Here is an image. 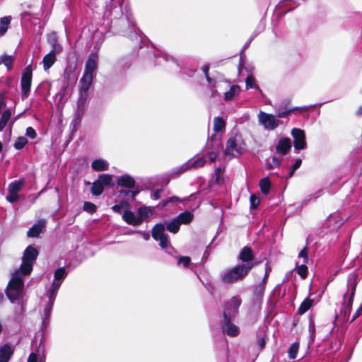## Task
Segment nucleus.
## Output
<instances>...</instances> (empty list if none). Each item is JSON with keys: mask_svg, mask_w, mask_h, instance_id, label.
I'll list each match as a JSON object with an SVG mask.
<instances>
[{"mask_svg": "<svg viewBox=\"0 0 362 362\" xmlns=\"http://www.w3.org/2000/svg\"><path fill=\"white\" fill-rule=\"evenodd\" d=\"M37 255V249L32 245L25 250L21 267L12 273L11 279L6 288V296L11 303H14L21 298L24 287L23 279L31 273Z\"/></svg>", "mask_w": 362, "mask_h": 362, "instance_id": "1", "label": "nucleus"}, {"mask_svg": "<svg viewBox=\"0 0 362 362\" xmlns=\"http://www.w3.org/2000/svg\"><path fill=\"white\" fill-rule=\"evenodd\" d=\"M254 267V263H245L226 269L221 275V280L224 284H233L242 281Z\"/></svg>", "mask_w": 362, "mask_h": 362, "instance_id": "2", "label": "nucleus"}, {"mask_svg": "<svg viewBox=\"0 0 362 362\" xmlns=\"http://www.w3.org/2000/svg\"><path fill=\"white\" fill-rule=\"evenodd\" d=\"M247 149V145L243 136L240 133L233 134L227 141L224 151V156L235 158L243 154Z\"/></svg>", "mask_w": 362, "mask_h": 362, "instance_id": "3", "label": "nucleus"}, {"mask_svg": "<svg viewBox=\"0 0 362 362\" xmlns=\"http://www.w3.org/2000/svg\"><path fill=\"white\" fill-rule=\"evenodd\" d=\"M357 286V276L355 274H350L347 279V291L343 296L344 313L348 314L353 304L354 296Z\"/></svg>", "mask_w": 362, "mask_h": 362, "instance_id": "4", "label": "nucleus"}, {"mask_svg": "<svg viewBox=\"0 0 362 362\" xmlns=\"http://www.w3.org/2000/svg\"><path fill=\"white\" fill-rule=\"evenodd\" d=\"M32 66L31 65H28L25 68L21 80V97L23 99L27 98L29 96L32 83Z\"/></svg>", "mask_w": 362, "mask_h": 362, "instance_id": "5", "label": "nucleus"}, {"mask_svg": "<svg viewBox=\"0 0 362 362\" xmlns=\"http://www.w3.org/2000/svg\"><path fill=\"white\" fill-rule=\"evenodd\" d=\"M242 300L240 296H233L225 305L223 318H235L238 313Z\"/></svg>", "mask_w": 362, "mask_h": 362, "instance_id": "6", "label": "nucleus"}, {"mask_svg": "<svg viewBox=\"0 0 362 362\" xmlns=\"http://www.w3.org/2000/svg\"><path fill=\"white\" fill-rule=\"evenodd\" d=\"M257 117L259 123L262 124L266 130H274L277 128L280 124V121L278 118L272 114L260 111Z\"/></svg>", "mask_w": 362, "mask_h": 362, "instance_id": "7", "label": "nucleus"}, {"mask_svg": "<svg viewBox=\"0 0 362 362\" xmlns=\"http://www.w3.org/2000/svg\"><path fill=\"white\" fill-rule=\"evenodd\" d=\"M165 225L163 223L156 224L152 229V237L159 241V245L162 248H166L170 245L168 235L165 233Z\"/></svg>", "mask_w": 362, "mask_h": 362, "instance_id": "8", "label": "nucleus"}, {"mask_svg": "<svg viewBox=\"0 0 362 362\" xmlns=\"http://www.w3.org/2000/svg\"><path fill=\"white\" fill-rule=\"evenodd\" d=\"M222 149L221 141L219 139L211 138L206 145V155L211 162H214Z\"/></svg>", "mask_w": 362, "mask_h": 362, "instance_id": "9", "label": "nucleus"}, {"mask_svg": "<svg viewBox=\"0 0 362 362\" xmlns=\"http://www.w3.org/2000/svg\"><path fill=\"white\" fill-rule=\"evenodd\" d=\"M291 134L294 139V148L296 151L306 148L307 143L305 141V133L303 129L293 128L291 130Z\"/></svg>", "mask_w": 362, "mask_h": 362, "instance_id": "10", "label": "nucleus"}, {"mask_svg": "<svg viewBox=\"0 0 362 362\" xmlns=\"http://www.w3.org/2000/svg\"><path fill=\"white\" fill-rule=\"evenodd\" d=\"M62 48L60 45L55 43L53 49L47 54L42 59L43 69L47 71L55 63L57 60L56 54L59 53Z\"/></svg>", "mask_w": 362, "mask_h": 362, "instance_id": "11", "label": "nucleus"}, {"mask_svg": "<svg viewBox=\"0 0 362 362\" xmlns=\"http://www.w3.org/2000/svg\"><path fill=\"white\" fill-rule=\"evenodd\" d=\"M66 272L64 268L61 267L57 269L54 272V281L51 285L49 291L47 293H51L52 296L53 295L57 296V291L62 283L63 279L66 277Z\"/></svg>", "mask_w": 362, "mask_h": 362, "instance_id": "12", "label": "nucleus"}, {"mask_svg": "<svg viewBox=\"0 0 362 362\" xmlns=\"http://www.w3.org/2000/svg\"><path fill=\"white\" fill-rule=\"evenodd\" d=\"M98 57L96 54H91L85 65L83 75L93 78L98 66Z\"/></svg>", "mask_w": 362, "mask_h": 362, "instance_id": "13", "label": "nucleus"}, {"mask_svg": "<svg viewBox=\"0 0 362 362\" xmlns=\"http://www.w3.org/2000/svg\"><path fill=\"white\" fill-rule=\"evenodd\" d=\"M233 318H223L222 322L223 332L230 337H237L239 334V328L231 322Z\"/></svg>", "mask_w": 362, "mask_h": 362, "instance_id": "14", "label": "nucleus"}, {"mask_svg": "<svg viewBox=\"0 0 362 362\" xmlns=\"http://www.w3.org/2000/svg\"><path fill=\"white\" fill-rule=\"evenodd\" d=\"M47 296L49 298L48 303L45 308L43 315H42V325L47 326L49 323V319L51 315V312L52 310V307L54 305V302L56 298V295H53L52 296L51 293H47Z\"/></svg>", "mask_w": 362, "mask_h": 362, "instance_id": "15", "label": "nucleus"}, {"mask_svg": "<svg viewBox=\"0 0 362 362\" xmlns=\"http://www.w3.org/2000/svg\"><path fill=\"white\" fill-rule=\"evenodd\" d=\"M291 148V141L289 138L284 137L279 140L276 146V151L278 153L285 155L288 153Z\"/></svg>", "mask_w": 362, "mask_h": 362, "instance_id": "16", "label": "nucleus"}, {"mask_svg": "<svg viewBox=\"0 0 362 362\" xmlns=\"http://www.w3.org/2000/svg\"><path fill=\"white\" fill-rule=\"evenodd\" d=\"M122 218L127 223L134 226H139L141 223V218H139L132 211L128 209L123 212Z\"/></svg>", "mask_w": 362, "mask_h": 362, "instance_id": "17", "label": "nucleus"}, {"mask_svg": "<svg viewBox=\"0 0 362 362\" xmlns=\"http://www.w3.org/2000/svg\"><path fill=\"white\" fill-rule=\"evenodd\" d=\"M44 351V347L40 349L39 346L35 351L30 353L28 358V362H45Z\"/></svg>", "mask_w": 362, "mask_h": 362, "instance_id": "18", "label": "nucleus"}, {"mask_svg": "<svg viewBox=\"0 0 362 362\" xmlns=\"http://www.w3.org/2000/svg\"><path fill=\"white\" fill-rule=\"evenodd\" d=\"M13 354V348L8 344L0 347V362H8Z\"/></svg>", "mask_w": 362, "mask_h": 362, "instance_id": "19", "label": "nucleus"}, {"mask_svg": "<svg viewBox=\"0 0 362 362\" xmlns=\"http://www.w3.org/2000/svg\"><path fill=\"white\" fill-rule=\"evenodd\" d=\"M45 226V222L43 220L38 221L35 224H34L27 232V235L28 237H37L40 233L42 232V228Z\"/></svg>", "mask_w": 362, "mask_h": 362, "instance_id": "20", "label": "nucleus"}, {"mask_svg": "<svg viewBox=\"0 0 362 362\" xmlns=\"http://www.w3.org/2000/svg\"><path fill=\"white\" fill-rule=\"evenodd\" d=\"M240 87L238 85H233L228 91L224 93V100L226 101H231L238 97L240 93Z\"/></svg>", "mask_w": 362, "mask_h": 362, "instance_id": "21", "label": "nucleus"}, {"mask_svg": "<svg viewBox=\"0 0 362 362\" xmlns=\"http://www.w3.org/2000/svg\"><path fill=\"white\" fill-rule=\"evenodd\" d=\"M91 168L95 171H105L109 168V163L107 160L98 158L94 160L91 163Z\"/></svg>", "mask_w": 362, "mask_h": 362, "instance_id": "22", "label": "nucleus"}, {"mask_svg": "<svg viewBox=\"0 0 362 362\" xmlns=\"http://www.w3.org/2000/svg\"><path fill=\"white\" fill-rule=\"evenodd\" d=\"M239 259L246 263H252L254 259V255L250 247H245L239 255Z\"/></svg>", "mask_w": 362, "mask_h": 362, "instance_id": "23", "label": "nucleus"}, {"mask_svg": "<svg viewBox=\"0 0 362 362\" xmlns=\"http://www.w3.org/2000/svg\"><path fill=\"white\" fill-rule=\"evenodd\" d=\"M117 185L128 188H132L135 185L134 178L128 175L119 177L117 181Z\"/></svg>", "mask_w": 362, "mask_h": 362, "instance_id": "24", "label": "nucleus"}, {"mask_svg": "<svg viewBox=\"0 0 362 362\" xmlns=\"http://www.w3.org/2000/svg\"><path fill=\"white\" fill-rule=\"evenodd\" d=\"M267 278V274H266L262 282L255 286V288L254 290V296L255 297V298L257 300L261 299L263 296L264 289H265Z\"/></svg>", "mask_w": 362, "mask_h": 362, "instance_id": "25", "label": "nucleus"}, {"mask_svg": "<svg viewBox=\"0 0 362 362\" xmlns=\"http://www.w3.org/2000/svg\"><path fill=\"white\" fill-rule=\"evenodd\" d=\"M193 218V214L191 211H186L179 214L176 218L180 224H187L192 221Z\"/></svg>", "mask_w": 362, "mask_h": 362, "instance_id": "26", "label": "nucleus"}, {"mask_svg": "<svg viewBox=\"0 0 362 362\" xmlns=\"http://www.w3.org/2000/svg\"><path fill=\"white\" fill-rule=\"evenodd\" d=\"M129 208L128 199H122L118 204L112 207V210L115 213L121 214L122 211H127Z\"/></svg>", "mask_w": 362, "mask_h": 362, "instance_id": "27", "label": "nucleus"}, {"mask_svg": "<svg viewBox=\"0 0 362 362\" xmlns=\"http://www.w3.org/2000/svg\"><path fill=\"white\" fill-rule=\"evenodd\" d=\"M93 78L92 77L83 75L82 78L80 80L79 90L88 92V89L90 88L92 84Z\"/></svg>", "mask_w": 362, "mask_h": 362, "instance_id": "28", "label": "nucleus"}, {"mask_svg": "<svg viewBox=\"0 0 362 362\" xmlns=\"http://www.w3.org/2000/svg\"><path fill=\"white\" fill-rule=\"evenodd\" d=\"M226 121L220 117H216L214 119V131L215 132H219L226 128Z\"/></svg>", "mask_w": 362, "mask_h": 362, "instance_id": "29", "label": "nucleus"}, {"mask_svg": "<svg viewBox=\"0 0 362 362\" xmlns=\"http://www.w3.org/2000/svg\"><path fill=\"white\" fill-rule=\"evenodd\" d=\"M137 193V191L132 189H122L119 191V197L123 199H128L129 202L130 199H133L134 198Z\"/></svg>", "mask_w": 362, "mask_h": 362, "instance_id": "30", "label": "nucleus"}, {"mask_svg": "<svg viewBox=\"0 0 362 362\" xmlns=\"http://www.w3.org/2000/svg\"><path fill=\"white\" fill-rule=\"evenodd\" d=\"M13 60L14 58L13 56L2 55L0 57V65L3 64L7 68L8 71H11Z\"/></svg>", "mask_w": 362, "mask_h": 362, "instance_id": "31", "label": "nucleus"}, {"mask_svg": "<svg viewBox=\"0 0 362 362\" xmlns=\"http://www.w3.org/2000/svg\"><path fill=\"white\" fill-rule=\"evenodd\" d=\"M98 180L103 184V186H113L114 181L112 175L107 174H103L98 177Z\"/></svg>", "mask_w": 362, "mask_h": 362, "instance_id": "32", "label": "nucleus"}, {"mask_svg": "<svg viewBox=\"0 0 362 362\" xmlns=\"http://www.w3.org/2000/svg\"><path fill=\"white\" fill-rule=\"evenodd\" d=\"M313 300L310 298H305L302 303L300 304L299 309H298V313L300 315L304 314L305 312H307L312 306H313Z\"/></svg>", "mask_w": 362, "mask_h": 362, "instance_id": "33", "label": "nucleus"}, {"mask_svg": "<svg viewBox=\"0 0 362 362\" xmlns=\"http://www.w3.org/2000/svg\"><path fill=\"white\" fill-rule=\"evenodd\" d=\"M10 23V17L6 16L0 18V37L4 35L7 31Z\"/></svg>", "mask_w": 362, "mask_h": 362, "instance_id": "34", "label": "nucleus"}, {"mask_svg": "<svg viewBox=\"0 0 362 362\" xmlns=\"http://www.w3.org/2000/svg\"><path fill=\"white\" fill-rule=\"evenodd\" d=\"M259 187L264 194H268L271 188V182L269 180L267 177L262 179L259 181Z\"/></svg>", "mask_w": 362, "mask_h": 362, "instance_id": "35", "label": "nucleus"}, {"mask_svg": "<svg viewBox=\"0 0 362 362\" xmlns=\"http://www.w3.org/2000/svg\"><path fill=\"white\" fill-rule=\"evenodd\" d=\"M103 190H104V186L98 180V179L93 183V186L91 187V193L93 195H97V196L100 195L103 192Z\"/></svg>", "mask_w": 362, "mask_h": 362, "instance_id": "36", "label": "nucleus"}, {"mask_svg": "<svg viewBox=\"0 0 362 362\" xmlns=\"http://www.w3.org/2000/svg\"><path fill=\"white\" fill-rule=\"evenodd\" d=\"M88 98V92L79 90V98L78 100V110H83V107L86 104Z\"/></svg>", "mask_w": 362, "mask_h": 362, "instance_id": "37", "label": "nucleus"}, {"mask_svg": "<svg viewBox=\"0 0 362 362\" xmlns=\"http://www.w3.org/2000/svg\"><path fill=\"white\" fill-rule=\"evenodd\" d=\"M180 223L177 218L173 219L166 226V229L173 233H177L180 230Z\"/></svg>", "mask_w": 362, "mask_h": 362, "instance_id": "38", "label": "nucleus"}, {"mask_svg": "<svg viewBox=\"0 0 362 362\" xmlns=\"http://www.w3.org/2000/svg\"><path fill=\"white\" fill-rule=\"evenodd\" d=\"M11 112L9 110L4 111L1 115L0 119V131H2L4 128L6 127L8 121L11 118Z\"/></svg>", "mask_w": 362, "mask_h": 362, "instance_id": "39", "label": "nucleus"}, {"mask_svg": "<svg viewBox=\"0 0 362 362\" xmlns=\"http://www.w3.org/2000/svg\"><path fill=\"white\" fill-rule=\"evenodd\" d=\"M245 85H246L247 89L255 88V89L258 90L260 93H262V90L259 88L258 85L256 83L255 79L252 76H249L246 78Z\"/></svg>", "mask_w": 362, "mask_h": 362, "instance_id": "40", "label": "nucleus"}, {"mask_svg": "<svg viewBox=\"0 0 362 362\" xmlns=\"http://www.w3.org/2000/svg\"><path fill=\"white\" fill-rule=\"evenodd\" d=\"M138 217L141 218L142 222L144 218L148 217L153 214V211L149 207H141L138 210Z\"/></svg>", "mask_w": 362, "mask_h": 362, "instance_id": "41", "label": "nucleus"}, {"mask_svg": "<svg viewBox=\"0 0 362 362\" xmlns=\"http://www.w3.org/2000/svg\"><path fill=\"white\" fill-rule=\"evenodd\" d=\"M23 182L14 181L8 185V192H13L18 194V192L21 190Z\"/></svg>", "mask_w": 362, "mask_h": 362, "instance_id": "42", "label": "nucleus"}, {"mask_svg": "<svg viewBox=\"0 0 362 362\" xmlns=\"http://www.w3.org/2000/svg\"><path fill=\"white\" fill-rule=\"evenodd\" d=\"M28 144V140L24 136L18 137L16 140L13 146L17 150L22 149Z\"/></svg>", "mask_w": 362, "mask_h": 362, "instance_id": "43", "label": "nucleus"}, {"mask_svg": "<svg viewBox=\"0 0 362 362\" xmlns=\"http://www.w3.org/2000/svg\"><path fill=\"white\" fill-rule=\"evenodd\" d=\"M299 345L297 343L292 344L288 349V357L290 359H295L297 356Z\"/></svg>", "mask_w": 362, "mask_h": 362, "instance_id": "44", "label": "nucleus"}, {"mask_svg": "<svg viewBox=\"0 0 362 362\" xmlns=\"http://www.w3.org/2000/svg\"><path fill=\"white\" fill-rule=\"evenodd\" d=\"M306 264L303 263L300 266H296V272L303 279H305L308 275V267L305 265Z\"/></svg>", "mask_w": 362, "mask_h": 362, "instance_id": "45", "label": "nucleus"}, {"mask_svg": "<svg viewBox=\"0 0 362 362\" xmlns=\"http://www.w3.org/2000/svg\"><path fill=\"white\" fill-rule=\"evenodd\" d=\"M189 162L190 168H197L204 166L205 164V159L204 157L198 158L197 160Z\"/></svg>", "mask_w": 362, "mask_h": 362, "instance_id": "46", "label": "nucleus"}, {"mask_svg": "<svg viewBox=\"0 0 362 362\" xmlns=\"http://www.w3.org/2000/svg\"><path fill=\"white\" fill-rule=\"evenodd\" d=\"M83 210L86 212H88L90 214H93L94 212L96 211V206L91 203V202H86L83 204Z\"/></svg>", "mask_w": 362, "mask_h": 362, "instance_id": "47", "label": "nucleus"}, {"mask_svg": "<svg viewBox=\"0 0 362 362\" xmlns=\"http://www.w3.org/2000/svg\"><path fill=\"white\" fill-rule=\"evenodd\" d=\"M302 163L301 159L298 158L295 163L291 167L288 177H291L294 174L295 171L300 166Z\"/></svg>", "mask_w": 362, "mask_h": 362, "instance_id": "48", "label": "nucleus"}, {"mask_svg": "<svg viewBox=\"0 0 362 362\" xmlns=\"http://www.w3.org/2000/svg\"><path fill=\"white\" fill-rule=\"evenodd\" d=\"M299 258H303V263L307 264L308 262V252L306 247L303 248L298 254Z\"/></svg>", "mask_w": 362, "mask_h": 362, "instance_id": "49", "label": "nucleus"}, {"mask_svg": "<svg viewBox=\"0 0 362 362\" xmlns=\"http://www.w3.org/2000/svg\"><path fill=\"white\" fill-rule=\"evenodd\" d=\"M189 162H187L183 165H182L181 166L178 167L177 168L175 169L174 173H176L177 175H180V174H182L183 173H185L187 170L189 169L190 168V166H189Z\"/></svg>", "mask_w": 362, "mask_h": 362, "instance_id": "50", "label": "nucleus"}, {"mask_svg": "<svg viewBox=\"0 0 362 362\" xmlns=\"http://www.w3.org/2000/svg\"><path fill=\"white\" fill-rule=\"evenodd\" d=\"M310 342L313 343L315 339V327L314 322L310 321L309 323Z\"/></svg>", "mask_w": 362, "mask_h": 362, "instance_id": "51", "label": "nucleus"}, {"mask_svg": "<svg viewBox=\"0 0 362 362\" xmlns=\"http://www.w3.org/2000/svg\"><path fill=\"white\" fill-rule=\"evenodd\" d=\"M250 206L252 208H256L260 203L259 198L255 194H252L250 198Z\"/></svg>", "mask_w": 362, "mask_h": 362, "instance_id": "52", "label": "nucleus"}, {"mask_svg": "<svg viewBox=\"0 0 362 362\" xmlns=\"http://www.w3.org/2000/svg\"><path fill=\"white\" fill-rule=\"evenodd\" d=\"M281 163V160L275 156L272 158V160L268 163V168H273L279 167Z\"/></svg>", "mask_w": 362, "mask_h": 362, "instance_id": "53", "label": "nucleus"}, {"mask_svg": "<svg viewBox=\"0 0 362 362\" xmlns=\"http://www.w3.org/2000/svg\"><path fill=\"white\" fill-rule=\"evenodd\" d=\"M298 107H293L287 110H279L276 117L277 118H284L290 115L293 110L298 109Z\"/></svg>", "mask_w": 362, "mask_h": 362, "instance_id": "54", "label": "nucleus"}, {"mask_svg": "<svg viewBox=\"0 0 362 362\" xmlns=\"http://www.w3.org/2000/svg\"><path fill=\"white\" fill-rule=\"evenodd\" d=\"M18 199V194L13 192H8L6 200L11 203L16 202Z\"/></svg>", "mask_w": 362, "mask_h": 362, "instance_id": "55", "label": "nucleus"}, {"mask_svg": "<svg viewBox=\"0 0 362 362\" xmlns=\"http://www.w3.org/2000/svg\"><path fill=\"white\" fill-rule=\"evenodd\" d=\"M25 135L30 139H35L37 136V133L33 127H29L26 129Z\"/></svg>", "mask_w": 362, "mask_h": 362, "instance_id": "56", "label": "nucleus"}, {"mask_svg": "<svg viewBox=\"0 0 362 362\" xmlns=\"http://www.w3.org/2000/svg\"><path fill=\"white\" fill-rule=\"evenodd\" d=\"M190 261L191 259L189 257H180L178 263L186 267L189 264Z\"/></svg>", "mask_w": 362, "mask_h": 362, "instance_id": "57", "label": "nucleus"}, {"mask_svg": "<svg viewBox=\"0 0 362 362\" xmlns=\"http://www.w3.org/2000/svg\"><path fill=\"white\" fill-rule=\"evenodd\" d=\"M82 114H83L82 112H81L80 110L76 112L75 117H74V119L73 120V123L74 124V127H76V126L79 125V124L81 122V119Z\"/></svg>", "mask_w": 362, "mask_h": 362, "instance_id": "58", "label": "nucleus"}, {"mask_svg": "<svg viewBox=\"0 0 362 362\" xmlns=\"http://www.w3.org/2000/svg\"><path fill=\"white\" fill-rule=\"evenodd\" d=\"M162 58L163 59V60H165V62H171L172 63H173L175 66H178V64L177 62H176V60L171 56H169L168 54H163Z\"/></svg>", "mask_w": 362, "mask_h": 362, "instance_id": "59", "label": "nucleus"}, {"mask_svg": "<svg viewBox=\"0 0 362 362\" xmlns=\"http://www.w3.org/2000/svg\"><path fill=\"white\" fill-rule=\"evenodd\" d=\"M361 313H362V303H361V305H360V307L357 309V310L354 313L351 321L355 320L357 317H358L361 315Z\"/></svg>", "mask_w": 362, "mask_h": 362, "instance_id": "60", "label": "nucleus"}, {"mask_svg": "<svg viewBox=\"0 0 362 362\" xmlns=\"http://www.w3.org/2000/svg\"><path fill=\"white\" fill-rule=\"evenodd\" d=\"M265 340L264 338H260L259 340H258V345L260 347L261 349H263L265 346Z\"/></svg>", "mask_w": 362, "mask_h": 362, "instance_id": "61", "label": "nucleus"}, {"mask_svg": "<svg viewBox=\"0 0 362 362\" xmlns=\"http://www.w3.org/2000/svg\"><path fill=\"white\" fill-rule=\"evenodd\" d=\"M160 190L158 189V190H156L154 193H153V198L156 199H158L160 198Z\"/></svg>", "mask_w": 362, "mask_h": 362, "instance_id": "62", "label": "nucleus"}, {"mask_svg": "<svg viewBox=\"0 0 362 362\" xmlns=\"http://www.w3.org/2000/svg\"><path fill=\"white\" fill-rule=\"evenodd\" d=\"M209 67L208 66H205L204 68H203V71L205 74V76H207L209 75Z\"/></svg>", "mask_w": 362, "mask_h": 362, "instance_id": "63", "label": "nucleus"}, {"mask_svg": "<svg viewBox=\"0 0 362 362\" xmlns=\"http://www.w3.org/2000/svg\"><path fill=\"white\" fill-rule=\"evenodd\" d=\"M142 236H143L144 239H145L146 240H148L150 238L149 234L146 233H143Z\"/></svg>", "mask_w": 362, "mask_h": 362, "instance_id": "64", "label": "nucleus"}]
</instances>
